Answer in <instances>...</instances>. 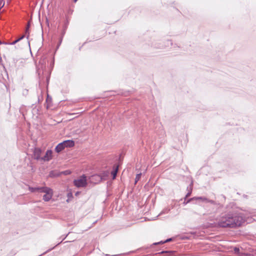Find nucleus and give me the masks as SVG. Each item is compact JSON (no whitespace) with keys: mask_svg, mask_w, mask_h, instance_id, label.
Segmentation results:
<instances>
[{"mask_svg":"<svg viewBox=\"0 0 256 256\" xmlns=\"http://www.w3.org/2000/svg\"><path fill=\"white\" fill-rule=\"evenodd\" d=\"M30 27V22H28V24L26 26V34H28L27 36V38H28L29 36L28 30H29Z\"/></svg>","mask_w":256,"mask_h":256,"instance_id":"15","label":"nucleus"},{"mask_svg":"<svg viewBox=\"0 0 256 256\" xmlns=\"http://www.w3.org/2000/svg\"><path fill=\"white\" fill-rule=\"evenodd\" d=\"M168 210H166V211L163 210L162 212H161L160 213V214H162L163 213H167V212H168Z\"/></svg>","mask_w":256,"mask_h":256,"instance_id":"22","label":"nucleus"},{"mask_svg":"<svg viewBox=\"0 0 256 256\" xmlns=\"http://www.w3.org/2000/svg\"><path fill=\"white\" fill-rule=\"evenodd\" d=\"M234 250L235 253L238 254L240 252V248H238L235 247L234 248Z\"/></svg>","mask_w":256,"mask_h":256,"instance_id":"18","label":"nucleus"},{"mask_svg":"<svg viewBox=\"0 0 256 256\" xmlns=\"http://www.w3.org/2000/svg\"><path fill=\"white\" fill-rule=\"evenodd\" d=\"M217 220L218 226L230 228L240 226L244 222L242 214L237 211L222 214Z\"/></svg>","mask_w":256,"mask_h":256,"instance_id":"1","label":"nucleus"},{"mask_svg":"<svg viewBox=\"0 0 256 256\" xmlns=\"http://www.w3.org/2000/svg\"><path fill=\"white\" fill-rule=\"evenodd\" d=\"M118 256V254H114V255H112L110 256Z\"/></svg>","mask_w":256,"mask_h":256,"instance_id":"25","label":"nucleus"},{"mask_svg":"<svg viewBox=\"0 0 256 256\" xmlns=\"http://www.w3.org/2000/svg\"><path fill=\"white\" fill-rule=\"evenodd\" d=\"M169 252L168 251H162V252H160V254H164V253H167V252Z\"/></svg>","mask_w":256,"mask_h":256,"instance_id":"23","label":"nucleus"},{"mask_svg":"<svg viewBox=\"0 0 256 256\" xmlns=\"http://www.w3.org/2000/svg\"><path fill=\"white\" fill-rule=\"evenodd\" d=\"M64 173H65L66 174H68L67 171H66Z\"/></svg>","mask_w":256,"mask_h":256,"instance_id":"26","label":"nucleus"},{"mask_svg":"<svg viewBox=\"0 0 256 256\" xmlns=\"http://www.w3.org/2000/svg\"><path fill=\"white\" fill-rule=\"evenodd\" d=\"M42 192L46 193V194L43 196V200L44 201L48 202L52 198L53 192L50 188L44 187V188H43Z\"/></svg>","mask_w":256,"mask_h":256,"instance_id":"4","label":"nucleus"},{"mask_svg":"<svg viewBox=\"0 0 256 256\" xmlns=\"http://www.w3.org/2000/svg\"><path fill=\"white\" fill-rule=\"evenodd\" d=\"M207 202H209V203H210L213 204H215V203H216L214 200H208H208L206 201V203H207Z\"/></svg>","mask_w":256,"mask_h":256,"instance_id":"20","label":"nucleus"},{"mask_svg":"<svg viewBox=\"0 0 256 256\" xmlns=\"http://www.w3.org/2000/svg\"><path fill=\"white\" fill-rule=\"evenodd\" d=\"M172 240V238H168L165 241L163 242V241H160L158 242H156V243H154L153 244H164V243H166V242H170Z\"/></svg>","mask_w":256,"mask_h":256,"instance_id":"13","label":"nucleus"},{"mask_svg":"<svg viewBox=\"0 0 256 256\" xmlns=\"http://www.w3.org/2000/svg\"><path fill=\"white\" fill-rule=\"evenodd\" d=\"M52 150H48L44 157L42 158L41 159L44 161H49L52 158Z\"/></svg>","mask_w":256,"mask_h":256,"instance_id":"7","label":"nucleus"},{"mask_svg":"<svg viewBox=\"0 0 256 256\" xmlns=\"http://www.w3.org/2000/svg\"><path fill=\"white\" fill-rule=\"evenodd\" d=\"M59 176L60 174L56 170H51L48 174V176L50 178H55Z\"/></svg>","mask_w":256,"mask_h":256,"instance_id":"10","label":"nucleus"},{"mask_svg":"<svg viewBox=\"0 0 256 256\" xmlns=\"http://www.w3.org/2000/svg\"><path fill=\"white\" fill-rule=\"evenodd\" d=\"M65 33H66V30L64 29V30L62 31V37L60 40V43H61V42L62 41V37L64 35Z\"/></svg>","mask_w":256,"mask_h":256,"instance_id":"19","label":"nucleus"},{"mask_svg":"<svg viewBox=\"0 0 256 256\" xmlns=\"http://www.w3.org/2000/svg\"><path fill=\"white\" fill-rule=\"evenodd\" d=\"M2 62V57L0 56V64H1Z\"/></svg>","mask_w":256,"mask_h":256,"instance_id":"24","label":"nucleus"},{"mask_svg":"<svg viewBox=\"0 0 256 256\" xmlns=\"http://www.w3.org/2000/svg\"><path fill=\"white\" fill-rule=\"evenodd\" d=\"M74 186L78 188L85 187L87 185L86 177L83 174L78 179L74 180Z\"/></svg>","mask_w":256,"mask_h":256,"instance_id":"3","label":"nucleus"},{"mask_svg":"<svg viewBox=\"0 0 256 256\" xmlns=\"http://www.w3.org/2000/svg\"><path fill=\"white\" fill-rule=\"evenodd\" d=\"M44 187H29V190L32 192H42L43 188H44Z\"/></svg>","mask_w":256,"mask_h":256,"instance_id":"9","label":"nucleus"},{"mask_svg":"<svg viewBox=\"0 0 256 256\" xmlns=\"http://www.w3.org/2000/svg\"><path fill=\"white\" fill-rule=\"evenodd\" d=\"M2 44V42L0 40V44Z\"/></svg>","mask_w":256,"mask_h":256,"instance_id":"28","label":"nucleus"},{"mask_svg":"<svg viewBox=\"0 0 256 256\" xmlns=\"http://www.w3.org/2000/svg\"><path fill=\"white\" fill-rule=\"evenodd\" d=\"M42 153V150L40 148H35L34 150V159L38 160L41 159L40 154Z\"/></svg>","mask_w":256,"mask_h":256,"instance_id":"6","label":"nucleus"},{"mask_svg":"<svg viewBox=\"0 0 256 256\" xmlns=\"http://www.w3.org/2000/svg\"><path fill=\"white\" fill-rule=\"evenodd\" d=\"M108 172H104L100 174H96L92 176V178H95L98 182H100L102 180L104 179L105 177L108 176Z\"/></svg>","mask_w":256,"mask_h":256,"instance_id":"5","label":"nucleus"},{"mask_svg":"<svg viewBox=\"0 0 256 256\" xmlns=\"http://www.w3.org/2000/svg\"><path fill=\"white\" fill-rule=\"evenodd\" d=\"M118 166L114 164L113 167V170L111 172V174L112 176L113 180L115 179V178L116 176V174H117V173L118 172Z\"/></svg>","mask_w":256,"mask_h":256,"instance_id":"8","label":"nucleus"},{"mask_svg":"<svg viewBox=\"0 0 256 256\" xmlns=\"http://www.w3.org/2000/svg\"><path fill=\"white\" fill-rule=\"evenodd\" d=\"M194 200V197L188 199L186 201V200L184 199V204H187L189 203L191 201H192V200Z\"/></svg>","mask_w":256,"mask_h":256,"instance_id":"17","label":"nucleus"},{"mask_svg":"<svg viewBox=\"0 0 256 256\" xmlns=\"http://www.w3.org/2000/svg\"><path fill=\"white\" fill-rule=\"evenodd\" d=\"M62 240L60 242H58V244H60V243L62 242Z\"/></svg>","mask_w":256,"mask_h":256,"instance_id":"27","label":"nucleus"},{"mask_svg":"<svg viewBox=\"0 0 256 256\" xmlns=\"http://www.w3.org/2000/svg\"><path fill=\"white\" fill-rule=\"evenodd\" d=\"M192 186H190V190L186 194L184 199L186 200L188 197L190 196V194H192Z\"/></svg>","mask_w":256,"mask_h":256,"instance_id":"14","label":"nucleus"},{"mask_svg":"<svg viewBox=\"0 0 256 256\" xmlns=\"http://www.w3.org/2000/svg\"><path fill=\"white\" fill-rule=\"evenodd\" d=\"M24 38V35H22L21 37H20L18 39H17V40H15L14 41L10 43V44H12V45L15 44L16 43H17L20 40L23 39Z\"/></svg>","mask_w":256,"mask_h":256,"instance_id":"12","label":"nucleus"},{"mask_svg":"<svg viewBox=\"0 0 256 256\" xmlns=\"http://www.w3.org/2000/svg\"><path fill=\"white\" fill-rule=\"evenodd\" d=\"M4 2L3 0L0 1V8H2L4 6Z\"/></svg>","mask_w":256,"mask_h":256,"instance_id":"21","label":"nucleus"},{"mask_svg":"<svg viewBox=\"0 0 256 256\" xmlns=\"http://www.w3.org/2000/svg\"><path fill=\"white\" fill-rule=\"evenodd\" d=\"M142 176V174H137L135 178V184L137 183V182L140 180Z\"/></svg>","mask_w":256,"mask_h":256,"instance_id":"16","label":"nucleus"},{"mask_svg":"<svg viewBox=\"0 0 256 256\" xmlns=\"http://www.w3.org/2000/svg\"><path fill=\"white\" fill-rule=\"evenodd\" d=\"M74 146V142L72 140H66L58 144L55 148L56 152L59 153L65 148H72Z\"/></svg>","mask_w":256,"mask_h":256,"instance_id":"2","label":"nucleus"},{"mask_svg":"<svg viewBox=\"0 0 256 256\" xmlns=\"http://www.w3.org/2000/svg\"><path fill=\"white\" fill-rule=\"evenodd\" d=\"M195 200H202V202H205L208 200V198L206 197L200 196V197H194Z\"/></svg>","mask_w":256,"mask_h":256,"instance_id":"11","label":"nucleus"},{"mask_svg":"<svg viewBox=\"0 0 256 256\" xmlns=\"http://www.w3.org/2000/svg\"><path fill=\"white\" fill-rule=\"evenodd\" d=\"M74 1L76 2V1H77V0H74Z\"/></svg>","mask_w":256,"mask_h":256,"instance_id":"29","label":"nucleus"}]
</instances>
